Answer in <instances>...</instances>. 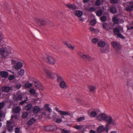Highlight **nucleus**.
<instances>
[{
	"mask_svg": "<svg viewBox=\"0 0 133 133\" xmlns=\"http://www.w3.org/2000/svg\"><path fill=\"white\" fill-rule=\"evenodd\" d=\"M10 50L5 48L4 45H2V43L0 41V55L2 58H4L6 56H8L11 53Z\"/></svg>",
	"mask_w": 133,
	"mask_h": 133,
	"instance_id": "obj_1",
	"label": "nucleus"
},
{
	"mask_svg": "<svg viewBox=\"0 0 133 133\" xmlns=\"http://www.w3.org/2000/svg\"><path fill=\"white\" fill-rule=\"evenodd\" d=\"M44 71L47 74L48 76L52 78H54L53 75H54L56 76L57 78V81L58 82H61L63 81V78L60 75L57 74L56 73H52L51 71L46 68H44L43 69Z\"/></svg>",
	"mask_w": 133,
	"mask_h": 133,
	"instance_id": "obj_2",
	"label": "nucleus"
},
{
	"mask_svg": "<svg viewBox=\"0 0 133 133\" xmlns=\"http://www.w3.org/2000/svg\"><path fill=\"white\" fill-rule=\"evenodd\" d=\"M42 57L45 62L51 65L54 64L56 62V60L54 58L49 56L46 54H44L42 55Z\"/></svg>",
	"mask_w": 133,
	"mask_h": 133,
	"instance_id": "obj_3",
	"label": "nucleus"
},
{
	"mask_svg": "<svg viewBox=\"0 0 133 133\" xmlns=\"http://www.w3.org/2000/svg\"><path fill=\"white\" fill-rule=\"evenodd\" d=\"M78 54L84 60L88 61H91L93 60L94 58L90 56L84 54L82 52L80 51H79L78 52Z\"/></svg>",
	"mask_w": 133,
	"mask_h": 133,
	"instance_id": "obj_4",
	"label": "nucleus"
},
{
	"mask_svg": "<svg viewBox=\"0 0 133 133\" xmlns=\"http://www.w3.org/2000/svg\"><path fill=\"white\" fill-rule=\"evenodd\" d=\"M110 116H108L104 113L99 114L97 117L98 119L100 121H104L107 122Z\"/></svg>",
	"mask_w": 133,
	"mask_h": 133,
	"instance_id": "obj_5",
	"label": "nucleus"
},
{
	"mask_svg": "<svg viewBox=\"0 0 133 133\" xmlns=\"http://www.w3.org/2000/svg\"><path fill=\"white\" fill-rule=\"evenodd\" d=\"M112 46L115 49L118 50L121 48V46L120 44L116 41H112L111 43Z\"/></svg>",
	"mask_w": 133,
	"mask_h": 133,
	"instance_id": "obj_6",
	"label": "nucleus"
},
{
	"mask_svg": "<svg viewBox=\"0 0 133 133\" xmlns=\"http://www.w3.org/2000/svg\"><path fill=\"white\" fill-rule=\"evenodd\" d=\"M57 128L56 125H52L45 127V129L47 131H52L57 129Z\"/></svg>",
	"mask_w": 133,
	"mask_h": 133,
	"instance_id": "obj_7",
	"label": "nucleus"
},
{
	"mask_svg": "<svg viewBox=\"0 0 133 133\" xmlns=\"http://www.w3.org/2000/svg\"><path fill=\"white\" fill-rule=\"evenodd\" d=\"M58 109H59L58 107H56L55 108L56 110L57 111H58L61 115H70V113L68 112L59 110Z\"/></svg>",
	"mask_w": 133,
	"mask_h": 133,
	"instance_id": "obj_8",
	"label": "nucleus"
},
{
	"mask_svg": "<svg viewBox=\"0 0 133 133\" xmlns=\"http://www.w3.org/2000/svg\"><path fill=\"white\" fill-rule=\"evenodd\" d=\"M12 88L8 86H4L2 87V91L3 92L7 93L11 90Z\"/></svg>",
	"mask_w": 133,
	"mask_h": 133,
	"instance_id": "obj_9",
	"label": "nucleus"
},
{
	"mask_svg": "<svg viewBox=\"0 0 133 133\" xmlns=\"http://www.w3.org/2000/svg\"><path fill=\"white\" fill-rule=\"evenodd\" d=\"M35 20L38 24L40 25H45L46 24V23L45 20H41L38 18H36Z\"/></svg>",
	"mask_w": 133,
	"mask_h": 133,
	"instance_id": "obj_10",
	"label": "nucleus"
},
{
	"mask_svg": "<svg viewBox=\"0 0 133 133\" xmlns=\"http://www.w3.org/2000/svg\"><path fill=\"white\" fill-rule=\"evenodd\" d=\"M0 75L3 78H6L8 76L9 74L6 71H0Z\"/></svg>",
	"mask_w": 133,
	"mask_h": 133,
	"instance_id": "obj_11",
	"label": "nucleus"
},
{
	"mask_svg": "<svg viewBox=\"0 0 133 133\" xmlns=\"http://www.w3.org/2000/svg\"><path fill=\"white\" fill-rule=\"evenodd\" d=\"M35 86L36 88L39 89H43V87L42 85L38 81H35Z\"/></svg>",
	"mask_w": 133,
	"mask_h": 133,
	"instance_id": "obj_12",
	"label": "nucleus"
},
{
	"mask_svg": "<svg viewBox=\"0 0 133 133\" xmlns=\"http://www.w3.org/2000/svg\"><path fill=\"white\" fill-rule=\"evenodd\" d=\"M107 122L110 124H111L113 125H115L116 124L115 120L112 119L111 117L110 116L109 117Z\"/></svg>",
	"mask_w": 133,
	"mask_h": 133,
	"instance_id": "obj_13",
	"label": "nucleus"
},
{
	"mask_svg": "<svg viewBox=\"0 0 133 133\" xmlns=\"http://www.w3.org/2000/svg\"><path fill=\"white\" fill-rule=\"evenodd\" d=\"M40 110L41 108L37 106H35L32 108V111L35 114L37 113L40 111Z\"/></svg>",
	"mask_w": 133,
	"mask_h": 133,
	"instance_id": "obj_14",
	"label": "nucleus"
},
{
	"mask_svg": "<svg viewBox=\"0 0 133 133\" xmlns=\"http://www.w3.org/2000/svg\"><path fill=\"white\" fill-rule=\"evenodd\" d=\"M112 21L114 24H118L119 22V20L118 19L117 16L116 15L114 16L112 19Z\"/></svg>",
	"mask_w": 133,
	"mask_h": 133,
	"instance_id": "obj_15",
	"label": "nucleus"
},
{
	"mask_svg": "<svg viewBox=\"0 0 133 133\" xmlns=\"http://www.w3.org/2000/svg\"><path fill=\"white\" fill-rule=\"evenodd\" d=\"M105 130V128L103 125L99 126L97 129V131L98 133H100L103 132Z\"/></svg>",
	"mask_w": 133,
	"mask_h": 133,
	"instance_id": "obj_16",
	"label": "nucleus"
},
{
	"mask_svg": "<svg viewBox=\"0 0 133 133\" xmlns=\"http://www.w3.org/2000/svg\"><path fill=\"white\" fill-rule=\"evenodd\" d=\"M22 66V64L21 62H18L16 64L15 68L16 69H19L21 68Z\"/></svg>",
	"mask_w": 133,
	"mask_h": 133,
	"instance_id": "obj_17",
	"label": "nucleus"
},
{
	"mask_svg": "<svg viewBox=\"0 0 133 133\" xmlns=\"http://www.w3.org/2000/svg\"><path fill=\"white\" fill-rule=\"evenodd\" d=\"M66 5L69 9H75L77 7L76 5L74 4H68Z\"/></svg>",
	"mask_w": 133,
	"mask_h": 133,
	"instance_id": "obj_18",
	"label": "nucleus"
},
{
	"mask_svg": "<svg viewBox=\"0 0 133 133\" xmlns=\"http://www.w3.org/2000/svg\"><path fill=\"white\" fill-rule=\"evenodd\" d=\"M105 43L103 41H100L98 42L97 43V45L98 46L101 47H103L105 45Z\"/></svg>",
	"mask_w": 133,
	"mask_h": 133,
	"instance_id": "obj_19",
	"label": "nucleus"
},
{
	"mask_svg": "<svg viewBox=\"0 0 133 133\" xmlns=\"http://www.w3.org/2000/svg\"><path fill=\"white\" fill-rule=\"evenodd\" d=\"M75 14L76 16L80 17L83 15V13L82 11L79 10H77L76 11Z\"/></svg>",
	"mask_w": 133,
	"mask_h": 133,
	"instance_id": "obj_20",
	"label": "nucleus"
},
{
	"mask_svg": "<svg viewBox=\"0 0 133 133\" xmlns=\"http://www.w3.org/2000/svg\"><path fill=\"white\" fill-rule=\"evenodd\" d=\"M110 11L112 13L114 14L116 13L117 10L115 6H112L110 8Z\"/></svg>",
	"mask_w": 133,
	"mask_h": 133,
	"instance_id": "obj_21",
	"label": "nucleus"
},
{
	"mask_svg": "<svg viewBox=\"0 0 133 133\" xmlns=\"http://www.w3.org/2000/svg\"><path fill=\"white\" fill-rule=\"evenodd\" d=\"M63 43L68 48L71 49L72 50H73L74 49L75 47L74 46H72L71 44L68 43L66 41L64 42Z\"/></svg>",
	"mask_w": 133,
	"mask_h": 133,
	"instance_id": "obj_22",
	"label": "nucleus"
},
{
	"mask_svg": "<svg viewBox=\"0 0 133 133\" xmlns=\"http://www.w3.org/2000/svg\"><path fill=\"white\" fill-rule=\"evenodd\" d=\"M32 107V104L31 103L28 104L25 106V109L27 111L30 110Z\"/></svg>",
	"mask_w": 133,
	"mask_h": 133,
	"instance_id": "obj_23",
	"label": "nucleus"
},
{
	"mask_svg": "<svg viewBox=\"0 0 133 133\" xmlns=\"http://www.w3.org/2000/svg\"><path fill=\"white\" fill-rule=\"evenodd\" d=\"M36 121V119L33 118H31L28 121V123L29 124L32 125Z\"/></svg>",
	"mask_w": 133,
	"mask_h": 133,
	"instance_id": "obj_24",
	"label": "nucleus"
},
{
	"mask_svg": "<svg viewBox=\"0 0 133 133\" xmlns=\"http://www.w3.org/2000/svg\"><path fill=\"white\" fill-rule=\"evenodd\" d=\"M60 87L62 88H64L66 86V83L63 81L61 82L59 84Z\"/></svg>",
	"mask_w": 133,
	"mask_h": 133,
	"instance_id": "obj_25",
	"label": "nucleus"
},
{
	"mask_svg": "<svg viewBox=\"0 0 133 133\" xmlns=\"http://www.w3.org/2000/svg\"><path fill=\"white\" fill-rule=\"evenodd\" d=\"M103 26L104 28L107 30H109L110 29L109 28V25L108 24L105 23H103Z\"/></svg>",
	"mask_w": 133,
	"mask_h": 133,
	"instance_id": "obj_26",
	"label": "nucleus"
},
{
	"mask_svg": "<svg viewBox=\"0 0 133 133\" xmlns=\"http://www.w3.org/2000/svg\"><path fill=\"white\" fill-rule=\"evenodd\" d=\"M102 13V11L101 9H98L96 12V15L97 16H101Z\"/></svg>",
	"mask_w": 133,
	"mask_h": 133,
	"instance_id": "obj_27",
	"label": "nucleus"
},
{
	"mask_svg": "<svg viewBox=\"0 0 133 133\" xmlns=\"http://www.w3.org/2000/svg\"><path fill=\"white\" fill-rule=\"evenodd\" d=\"M7 129L9 132H11L13 130V126L12 125H9L7 126Z\"/></svg>",
	"mask_w": 133,
	"mask_h": 133,
	"instance_id": "obj_28",
	"label": "nucleus"
},
{
	"mask_svg": "<svg viewBox=\"0 0 133 133\" xmlns=\"http://www.w3.org/2000/svg\"><path fill=\"white\" fill-rule=\"evenodd\" d=\"M89 88L90 89V92H94L95 91L96 87H95L90 85L89 86Z\"/></svg>",
	"mask_w": 133,
	"mask_h": 133,
	"instance_id": "obj_29",
	"label": "nucleus"
},
{
	"mask_svg": "<svg viewBox=\"0 0 133 133\" xmlns=\"http://www.w3.org/2000/svg\"><path fill=\"white\" fill-rule=\"evenodd\" d=\"M20 110V108L19 107H17L14 109V112L16 113H18L19 112Z\"/></svg>",
	"mask_w": 133,
	"mask_h": 133,
	"instance_id": "obj_30",
	"label": "nucleus"
},
{
	"mask_svg": "<svg viewBox=\"0 0 133 133\" xmlns=\"http://www.w3.org/2000/svg\"><path fill=\"white\" fill-rule=\"evenodd\" d=\"M22 98V96L21 95H19L15 97V99L17 101L21 100Z\"/></svg>",
	"mask_w": 133,
	"mask_h": 133,
	"instance_id": "obj_31",
	"label": "nucleus"
},
{
	"mask_svg": "<svg viewBox=\"0 0 133 133\" xmlns=\"http://www.w3.org/2000/svg\"><path fill=\"white\" fill-rule=\"evenodd\" d=\"M97 115L96 112L95 111H92L91 113V116L92 117H95Z\"/></svg>",
	"mask_w": 133,
	"mask_h": 133,
	"instance_id": "obj_32",
	"label": "nucleus"
},
{
	"mask_svg": "<svg viewBox=\"0 0 133 133\" xmlns=\"http://www.w3.org/2000/svg\"><path fill=\"white\" fill-rule=\"evenodd\" d=\"M114 32V34L117 35V34H118V33H119V29L117 28H115L113 30Z\"/></svg>",
	"mask_w": 133,
	"mask_h": 133,
	"instance_id": "obj_33",
	"label": "nucleus"
},
{
	"mask_svg": "<svg viewBox=\"0 0 133 133\" xmlns=\"http://www.w3.org/2000/svg\"><path fill=\"white\" fill-rule=\"evenodd\" d=\"M83 127L82 125H77L74 127V128L77 130L81 129Z\"/></svg>",
	"mask_w": 133,
	"mask_h": 133,
	"instance_id": "obj_34",
	"label": "nucleus"
},
{
	"mask_svg": "<svg viewBox=\"0 0 133 133\" xmlns=\"http://www.w3.org/2000/svg\"><path fill=\"white\" fill-rule=\"evenodd\" d=\"M102 22H104L106 21L107 18L105 16H104L100 18Z\"/></svg>",
	"mask_w": 133,
	"mask_h": 133,
	"instance_id": "obj_35",
	"label": "nucleus"
},
{
	"mask_svg": "<svg viewBox=\"0 0 133 133\" xmlns=\"http://www.w3.org/2000/svg\"><path fill=\"white\" fill-rule=\"evenodd\" d=\"M62 133H70V131L68 130H65L64 129H62L61 130Z\"/></svg>",
	"mask_w": 133,
	"mask_h": 133,
	"instance_id": "obj_36",
	"label": "nucleus"
},
{
	"mask_svg": "<svg viewBox=\"0 0 133 133\" xmlns=\"http://www.w3.org/2000/svg\"><path fill=\"white\" fill-rule=\"evenodd\" d=\"M98 39L94 38L92 39V42L95 44H96L98 42Z\"/></svg>",
	"mask_w": 133,
	"mask_h": 133,
	"instance_id": "obj_37",
	"label": "nucleus"
},
{
	"mask_svg": "<svg viewBox=\"0 0 133 133\" xmlns=\"http://www.w3.org/2000/svg\"><path fill=\"white\" fill-rule=\"evenodd\" d=\"M117 35L118 37H120L122 39L125 38V37L120 33H118V34H117Z\"/></svg>",
	"mask_w": 133,
	"mask_h": 133,
	"instance_id": "obj_38",
	"label": "nucleus"
},
{
	"mask_svg": "<svg viewBox=\"0 0 133 133\" xmlns=\"http://www.w3.org/2000/svg\"><path fill=\"white\" fill-rule=\"evenodd\" d=\"M24 70L23 69H21L18 72V74L19 75L22 76L24 75Z\"/></svg>",
	"mask_w": 133,
	"mask_h": 133,
	"instance_id": "obj_39",
	"label": "nucleus"
},
{
	"mask_svg": "<svg viewBox=\"0 0 133 133\" xmlns=\"http://www.w3.org/2000/svg\"><path fill=\"white\" fill-rule=\"evenodd\" d=\"M29 92L32 95H34L35 93V91L34 89H30Z\"/></svg>",
	"mask_w": 133,
	"mask_h": 133,
	"instance_id": "obj_40",
	"label": "nucleus"
},
{
	"mask_svg": "<svg viewBox=\"0 0 133 133\" xmlns=\"http://www.w3.org/2000/svg\"><path fill=\"white\" fill-rule=\"evenodd\" d=\"M101 1L100 0H97L95 2V4L97 6H99L101 5Z\"/></svg>",
	"mask_w": 133,
	"mask_h": 133,
	"instance_id": "obj_41",
	"label": "nucleus"
},
{
	"mask_svg": "<svg viewBox=\"0 0 133 133\" xmlns=\"http://www.w3.org/2000/svg\"><path fill=\"white\" fill-rule=\"evenodd\" d=\"M28 115V113L27 112H25L22 114V116L23 118H25Z\"/></svg>",
	"mask_w": 133,
	"mask_h": 133,
	"instance_id": "obj_42",
	"label": "nucleus"
},
{
	"mask_svg": "<svg viewBox=\"0 0 133 133\" xmlns=\"http://www.w3.org/2000/svg\"><path fill=\"white\" fill-rule=\"evenodd\" d=\"M126 10L128 11H131L132 10V9L131 6H128L126 8Z\"/></svg>",
	"mask_w": 133,
	"mask_h": 133,
	"instance_id": "obj_43",
	"label": "nucleus"
},
{
	"mask_svg": "<svg viewBox=\"0 0 133 133\" xmlns=\"http://www.w3.org/2000/svg\"><path fill=\"white\" fill-rule=\"evenodd\" d=\"M110 124L109 123L107 124L106 125L105 127V130H106V132H107L109 129V127Z\"/></svg>",
	"mask_w": 133,
	"mask_h": 133,
	"instance_id": "obj_44",
	"label": "nucleus"
},
{
	"mask_svg": "<svg viewBox=\"0 0 133 133\" xmlns=\"http://www.w3.org/2000/svg\"><path fill=\"white\" fill-rule=\"evenodd\" d=\"M84 119V118L83 117H80L78 118L77 120L78 122H80L82 121H83Z\"/></svg>",
	"mask_w": 133,
	"mask_h": 133,
	"instance_id": "obj_45",
	"label": "nucleus"
},
{
	"mask_svg": "<svg viewBox=\"0 0 133 133\" xmlns=\"http://www.w3.org/2000/svg\"><path fill=\"white\" fill-rule=\"evenodd\" d=\"M20 129L18 127H16L14 129V131L15 133H19Z\"/></svg>",
	"mask_w": 133,
	"mask_h": 133,
	"instance_id": "obj_46",
	"label": "nucleus"
},
{
	"mask_svg": "<svg viewBox=\"0 0 133 133\" xmlns=\"http://www.w3.org/2000/svg\"><path fill=\"white\" fill-rule=\"evenodd\" d=\"M57 114L55 113H54L53 114L52 118H53V120H55L57 118Z\"/></svg>",
	"mask_w": 133,
	"mask_h": 133,
	"instance_id": "obj_47",
	"label": "nucleus"
},
{
	"mask_svg": "<svg viewBox=\"0 0 133 133\" xmlns=\"http://www.w3.org/2000/svg\"><path fill=\"white\" fill-rule=\"evenodd\" d=\"M62 119L61 118H57L55 121V122L57 123H59L62 122Z\"/></svg>",
	"mask_w": 133,
	"mask_h": 133,
	"instance_id": "obj_48",
	"label": "nucleus"
},
{
	"mask_svg": "<svg viewBox=\"0 0 133 133\" xmlns=\"http://www.w3.org/2000/svg\"><path fill=\"white\" fill-rule=\"evenodd\" d=\"M25 87L26 88H29L32 86V84L31 83H26L25 84Z\"/></svg>",
	"mask_w": 133,
	"mask_h": 133,
	"instance_id": "obj_49",
	"label": "nucleus"
},
{
	"mask_svg": "<svg viewBox=\"0 0 133 133\" xmlns=\"http://www.w3.org/2000/svg\"><path fill=\"white\" fill-rule=\"evenodd\" d=\"M90 23L92 25H94L96 24V22L95 20H94L91 21Z\"/></svg>",
	"mask_w": 133,
	"mask_h": 133,
	"instance_id": "obj_50",
	"label": "nucleus"
},
{
	"mask_svg": "<svg viewBox=\"0 0 133 133\" xmlns=\"http://www.w3.org/2000/svg\"><path fill=\"white\" fill-rule=\"evenodd\" d=\"M95 10V9L93 7L90 8L89 9V11L91 12H93Z\"/></svg>",
	"mask_w": 133,
	"mask_h": 133,
	"instance_id": "obj_51",
	"label": "nucleus"
},
{
	"mask_svg": "<svg viewBox=\"0 0 133 133\" xmlns=\"http://www.w3.org/2000/svg\"><path fill=\"white\" fill-rule=\"evenodd\" d=\"M21 84H17L16 85V88L17 89H19L20 88L21 86Z\"/></svg>",
	"mask_w": 133,
	"mask_h": 133,
	"instance_id": "obj_52",
	"label": "nucleus"
},
{
	"mask_svg": "<svg viewBox=\"0 0 133 133\" xmlns=\"http://www.w3.org/2000/svg\"><path fill=\"white\" fill-rule=\"evenodd\" d=\"M110 1L111 3L116 4L117 2V0H110Z\"/></svg>",
	"mask_w": 133,
	"mask_h": 133,
	"instance_id": "obj_53",
	"label": "nucleus"
},
{
	"mask_svg": "<svg viewBox=\"0 0 133 133\" xmlns=\"http://www.w3.org/2000/svg\"><path fill=\"white\" fill-rule=\"evenodd\" d=\"M14 76L11 75L9 76V77L8 78L10 80H11L12 79H14Z\"/></svg>",
	"mask_w": 133,
	"mask_h": 133,
	"instance_id": "obj_54",
	"label": "nucleus"
},
{
	"mask_svg": "<svg viewBox=\"0 0 133 133\" xmlns=\"http://www.w3.org/2000/svg\"><path fill=\"white\" fill-rule=\"evenodd\" d=\"M26 101V100H24L23 101H22L19 103V104L20 105H23L25 103Z\"/></svg>",
	"mask_w": 133,
	"mask_h": 133,
	"instance_id": "obj_55",
	"label": "nucleus"
},
{
	"mask_svg": "<svg viewBox=\"0 0 133 133\" xmlns=\"http://www.w3.org/2000/svg\"><path fill=\"white\" fill-rule=\"evenodd\" d=\"M12 124L11 122L9 121H7V126L8 125H11V124Z\"/></svg>",
	"mask_w": 133,
	"mask_h": 133,
	"instance_id": "obj_56",
	"label": "nucleus"
},
{
	"mask_svg": "<svg viewBox=\"0 0 133 133\" xmlns=\"http://www.w3.org/2000/svg\"><path fill=\"white\" fill-rule=\"evenodd\" d=\"M90 30L92 32H95V29L94 28H90Z\"/></svg>",
	"mask_w": 133,
	"mask_h": 133,
	"instance_id": "obj_57",
	"label": "nucleus"
},
{
	"mask_svg": "<svg viewBox=\"0 0 133 133\" xmlns=\"http://www.w3.org/2000/svg\"><path fill=\"white\" fill-rule=\"evenodd\" d=\"M14 117L16 119H17V115H12L11 117V119L12 118Z\"/></svg>",
	"mask_w": 133,
	"mask_h": 133,
	"instance_id": "obj_58",
	"label": "nucleus"
},
{
	"mask_svg": "<svg viewBox=\"0 0 133 133\" xmlns=\"http://www.w3.org/2000/svg\"><path fill=\"white\" fill-rule=\"evenodd\" d=\"M90 133H96L95 132L92 130H91L90 131Z\"/></svg>",
	"mask_w": 133,
	"mask_h": 133,
	"instance_id": "obj_59",
	"label": "nucleus"
},
{
	"mask_svg": "<svg viewBox=\"0 0 133 133\" xmlns=\"http://www.w3.org/2000/svg\"><path fill=\"white\" fill-rule=\"evenodd\" d=\"M49 112H50L51 111V110L49 107L47 109H46Z\"/></svg>",
	"mask_w": 133,
	"mask_h": 133,
	"instance_id": "obj_60",
	"label": "nucleus"
},
{
	"mask_svg": "<svg viewBox=\"0 0 133 133\" xmlns=\"http://www.w3.org/2000/svg\"><path fill=\"white\" fill-rule=\"evenodd\" d=\"M89 1V0H83V2L84 3H86L88 2Z\"/></svg>",
	"mask_w": 133,
	"mask_h": 133,
	"instance_id": "obj_61",
	"label": "nucleus"
},
{
	"mask_svg": "<svg viewBox=\"0 0 133 133\" xmlns=\"http://www.w3.org/2000/svg\"><path fill=\"white\" fill-rule=\"evenodd\" d=\"M45 106L46 108V109L48 108H49V106L47 104H45Z\"/></svg>",
	"mask_w": 133,
	"mask_h": 133,
	"instance_id": "obj_62",
	"label": "nucleus"
},
{
	"mask_svg": "<svg viewBox=\"0 0 133 133\" xmlns=\"http://www.w3.org/2000/svg\"><path fill=\"white\" fill-rule=\"evenodd\" d=\"M2 111H0V117H1L2 116Z\"/></svg>",
	"mask_w": 133,
	"mask_h": 133,
	"instance_id": "obj_63",
	"label": "nucleus"
},
{
	"mask_svg": "<svg viewBox=\"0 0 133 133\" xmlns=\"http://www.w3.org/2000/svg\"><path fill=\"white\" fill-rule=\"evenodd\" d=\"M110 133H117V132L115 131H112Z\"/></svg>",
	"mask_w": 133,
	"mask_h": 133,
	"instance_id": "obj_64",
	"label": "nucleus"
}]
</instances>
